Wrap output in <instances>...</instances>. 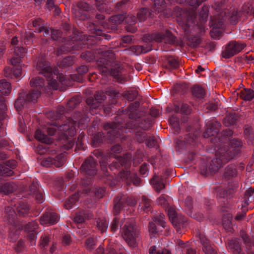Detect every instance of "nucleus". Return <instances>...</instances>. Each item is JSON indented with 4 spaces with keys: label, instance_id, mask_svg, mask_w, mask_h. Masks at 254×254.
<instances>
[{
    "label": "nucleus",
    "instance_id": "obj_46",
    "mask_svg": "<svg viewBox=\"0 0 254 254\" xmlns=\"http://www.w3.org/2000/svg\"><path fill=\"white\" fill-rule=\"evenodd\" d=\"M175 110L177 113H180L182 114H188L190 112V109L189 106L187 104H183L182 105L181 108L178 107H176Z\"/></svg>",
    "mask_w": 254,
    "mask_h": 254
},
{
    "label": "nucleus",
    "instance_id": "obj_49",
    "mask_svg": "<svg viewBox=\"0 0 254 254\" xmlns=\"http://www.w3.org/2000/svg\"><path fill=\"white\" fill-rule=\"evenodd\" d=\"M169 122L172 127L174 128L175 131L178 132L180 131V127L178 119L172 117L170 119Z\"/></svg>",
    "mask_w": 254,
    "mask_h": 254
},
{
    "label": "nucleus",
    "instance_id": "obj_23",
    "mask_svg": "<svg viewBox=\"0 0 254 254\" xmlns=\"http://www.w3.org/2000/svg\"><path fill=\"white\" fill-rule=\"evenodd\" d=\"M151 183L155 190L160 192L162 190L165 188V184L163 182L161 177L158 176H154L151 180Z\"/></svg>",
    "mask_w": 254,
    "mask_h": 254
},
{
    "label": "nucleus",
    "instance_id": "obj_57",
    "mask_svg": "<svg viewBox=\"0 0 254 254\" xmlns=\"http://www.w3.org/2000/svg\"><path fill=\"white\" fill-rule=\"evenodd\" d=\"M49 242V237L47 235H43L41 237L40 246L41 248H45Z\"/></svg>",
    "mask_w": 254,
    "mask_h": 254
},
{
    "label": "nucleus",
    "instance_id": "obj_22",
    "mask_svg": "<svg viewBox=\"0 0 254 254\" xmlns=\"http://www.w3.org/2000/svg\"><path fill=\"white\" fill-rule=\"evenodd\" d=\"M136 139L139 142H142L146 140V145L149 147L154 146L156 143V141L154 137L150 136L147 139L146 134L144 132L141 133V134L137 133L136 134Z\"/></svg>",
    "mask_w": 254,
    "mask_h": 254
},
{
    "label": "nucleus",
    "instance_id": "obj_51",
    "mask_svg": "<svg viewBox=\"0 0 254 254\" xmlns=\"http://www.w3.org/2000/svg\"><path fill=\"white\" fill-rule=\"evenodd\" d=\"M19 120V131L20 132H24L25 130V125L27 123V121L25 119V116L24 117H19L18 119Z\"/></svg>",
    "mask_w": 254,
    "mask_h": 254
},
{
    "label": "nucleus",
    "instance_id": "obj_55",
    "mask_svg": "<svg viewBox=\"0 0 254 254\" xmlns=\"http://www.w3.org/2000/svg\"><path fill=\"white\" fill-rule=\"evenodd\" d=\"M36 151L39 154H43L48 152H50L49 147L47 145H38L37 147Z\"/></svg>",
    "mask_w": 254,
    "mask_h": 254
},
{
    "label": "nucleus",
    "instance_id": "obj_50",
    "mask_svg": "<svg viewBox=\"0 0 254 254\" xmlns=\"http://www.w3.org/2000/svg\"><path fill=\"white\" fill-rule=\"evenodd\" d=\"M96 244L95 239L93 238H89L87 239L85 242L86 249L91 250L95 248Z\"/></svg>",
    "mask_w": 254,
    "mask_h": 254
},
{
    "label": "nucleus",
    "instance_id": "obj_21",
    "mask_svg": "<svg viewBox=\"0 0 254 254\" xmlns=\"http://www.w3.org/2000/svg\"><path fill=\"white\" fill-rule=\"evenodd\" d=\"M38 185L37 182H34L30 187V191L31 194H33L36 199L37 202L42 203L44 200L43 193L39 190Z\"/></svg>",
    "mask_w": 254,
    "mask_h": 254
},
{
    "label": "nucleus",
    "instance_id": "obj_30",
    "mask_svg": "<svg viewBox=\"0 0 254 254\" xmlns=\"http://www.w3.org/2000/svg\"><path fill=\"white\" fill-rule=\"evenodd\" d=\"M20 231L19 226L17 225H12L10 227V232L9 237L10 241L14 242L18 238Z\"/></svg>",
    "mask_w": 254,
    "mask_h": 254
},
{
    "label": "nucleus",
    "instance_id": "obj_8",
    "mask_svg": "<svg viewBox=\"0 0 254 254\" xmlns=\"http://www.w3.org/2000/svg\"><path fill=\"white\" fill-rule=\"evenodd\" d=\"M14 208H12L10 206H7L5 210V217L6 218L7 220L9 222H13L14 220L16 212L15 210L17 213L22 216H24L28 214L29 211V206L26 202L20 201L17 205L15 203L13 204Z\"/></svg>",
    "mask_w": 254,
    "mask_h": 254
},
{
    "label": "nucleus",
    "instance_id": "obj_56",
    "mask_svg": "<svg viewBox=\"0 0 254 254\" xmlns=\"http://www.w3.org/2000/svg\"><path fill=\"white\" fill-rule=\"evenodd\" d=\"M85 181L84 180L82 181L81 183V185H80L81 188L82 189L83 193L86 194L90 192V189L89 188L86 189V185H88L90 184V181L88 180Z\"/></svg>",
    "mask_w": 254,
    "mask_h": 254
},
{
    "label": "nucleus",
    "instance_id": "obj_43",
    "mask_svg": "<svg viewBox=\"0 0 254 254\" xmlns=\"http://www.w3.org/2000/svg\"><path fill=\"white\" fill-rule=\"evenodd\" d=\"M167 211L170 219L172 221V223L175 222L176 219V212L175 209L172 207L168 206L165 208Z\"/></svg>",
    "mask_w": 254,
    "mask_h": 254
},
{
    "label": "nucleus",
    "instance_id": "obj_19",
    "mask_svg": "<svg viewBox=\"0 0 254 254\" xmlns=\"http://www.w3.org/2000/svg\"><path fill=\"white\" fill-rule=\"evenodd\" d=\"M59 220L58 214L54 212H46L40 219V223L42 225H53L56 223Z\"/></svg>",
    "mask_w": 254,
    "mask_h": 254
},
{
    "label": "nucleus",
    "instance_id": "obj_64",
    "mask_svg": "<svg viewBox=\"0 0 254 254\" xmlns=\"http://www.w3.org/2000/svg\"><path fill=\"white\" fill-rule=\"evenodd\" d=\"M51 32L52 38L54 40H58L59 38L61 37V34L58 30H53Z\"/></svg>",
    "mask_w": 254,
    "mask_h": 254
},
{
    "label": "nucleus",
    "instance_id": "obj_33",
    "mask_svg": "<svg viewBox=\"0 0 254 254\" xmlns=\"http://www.w3.org/2000/svg\"><path fill=\"white\" fill-rule=\"evenodd\" d=\"M151 202L146 196H142L141 202L140 203L139 206L141 209L145 212H148L150 210Z\"/></svg>",
    "mask_w": 254,
    "mask_h": 254
},
{
    "label": "nucleus",
    "instance_id": "obj_42",
    "mask_svg": "<svg viewBox=\"0 0 254 254\" xmlns=\"http://www.w3.org/2000/svg\"><path fill=\"white\" fill-rule=\"evenodd\" d=\"M123 95L124 97L128 100L132 101L136 98L137 92L133 90L127 91L124 93Z\"/></svg>",
    "mask_w": 254,
    "mask_h": 254
},
{
    "label": "nucleus",
    "instance_id": "obj_18",
    "mask_svg": "<svg viewBox=\"0 0 254 254\" xmlns=\"http://www.w3.org/2000/svg\"><path fill=\"white\" fill-rule=\"evenodd\" d=\"M130 159V156L128 154L126 155L123 157L118 156L115 157L114 160L112 161V164L109 165V168L111 170H114L113 167L117 169L120 168V166H125L126 168L127 166L129 165Z\"/></svg>",
    "mask_w": 254,
    "mask_h": 254
},
{
    "label": "nucleus",
    "instance_id": "obj_58",
    "mask_svg": "<svg viewBox=\"0 0 254 254\" xmlns=\"http://www.w3.org/2000/svg\"><path fill=\"white\" fill-rule=\"evenodd\" d=\"M53 163H54L53 159L52 157H48L47 158L43 159L41 161V164L43 166L49 167L50 165L53 164Z\"/></svg>",
    "mask_w": 254,
    "mask_h": 254
},
{
    "label": "nucleus",
    "instance_id": "obj_13",
    "mask_svg": "<svg viewBox=\"0 0 254 254\" xmlns=\"http://www.w3.org/2000/svg\"><path fill=\"white\" fill-rule=\"evenodd\" d=\"M220 127V124L217 122L208 121L206 123V129L203 133V136L205 138H207L211 136H216L215 140H217L218 137V140L220 142L222 141L223 138L219 137L218 132Z\"/></svg>",
    "mask_w": 254,
    "mask_h": 254
},
{
    "label": "nucleus",
    "instance_id": "obj_9",
    "mask_svg": "<svg viewBox=\"0 0 254 254\" xmlns=\"http://www.w3.org/2000/svg\"><path fill=\"white\" fill-rule=\"evenodd\" d=\"M94 38V36H85L82 37L81 35L79 36H77L74 39H71V41L69 42V43L65 44L64 46L61 47L58 50V53L59 54L63 53H67L74 51L75 50H79V49L82 48L83 46L82 45L81 42H78V41H81L82 44H85V41L86 40L87 44H91L92 43L89 42V41Z\"/></svg>",
    "mask_w": 254,
    "mask_h": 254
},
{
    "label": "nucleus",
    "instance_id": "obj_36",
    "mask_svg": "<svg viewBox=\"0 0 254 254\" xmlns=\"http://www.w3.org/2000/svg\"><path fill=\"white\" fill-rule=\"evenodd\" d=\"M125 198L122 197L117 196L115 198V204L114 211L115 214H117L123 208V202Z\"/></svg>",
    "mask_w": 254,
    "mask_h": 254
},
{
    "label": "nucleus",
    "instance_id": "obj_28",
    "mask_svg": "<svg viewBox=\"0 0 254 254\" xmlns=\"http://www.w3.org/2000/svg\"><path fill=\"white\" fill-rule=\"evenodd\" d=\"M240 97L246 101L251 100L254 97V92L250 89H244L239 93Z\"/></svg>",
    "mask_w": 254,
    "mask_h": 254
},
{
    "label": "nucleus",
    "instance_id": "obj_1",
    "mask_svg": "<svg viewBox=\"0 0 254 254\" xmlns=\"http://www.w3.org/2000/svg\"><path fill=\"white\" fill-rule=\"evenodd\" d=\"M64 112V107H59L58 112H49L47 117L51 121L49 126L47 127V130L49 135H55L58 139H63V151L65 152L72 147L74 144V139L73 137L76 132V122H78V127L83 129L87 126L88 118L81 117V114L78 113L77 116L80 118H74V120L67 119L66 123H63L64 116H62Z\"/></svg>",
    "mask_w": 254,
    "mask_h": 254
},
{
    "label": "nucleus",
    "instance_id": "obj_61",
    "mask_svg": "<svg viewBox=\"0 0 254 254\" xmlns=\"http://www.w3.org/2000/svg\"><path fill=\"white\" fill-rule=\"evenodd\" d=\"M148 168L146 164L142 165L140 168V172L143 177H145L148 174Z\"/></svg>",
    "mask_w": 254,
    "mask_h": 254
},
{
    "label": "nucleus",
    "instance_id": "obj_54",
    "mask_svg": "<svg viewBox=\"0 0 254 254\" xmlns=\"http://www.w3.org/2000/svg\"><path fill=\"white\" fill-rule=\"evenodd\" d=\"M77 7L81 10L85 11H89L90 9L89 5L84 1H80L77 4Z\"/></svg>",
    "mask_w": 254,
    "mask_h": 254
},
{
    "label": "nucleus",
    "instance_id": "obj_5",
    "mask_svg": "<svg viewBox=\"0 0 254 254\" xmlns=\"http://www.w3.org/2000/svg\"><path fill=\"white\" fill-rule=\"evenodd\" d=\"M30 84L31 89L28 94L25 98L21 93L19 97L15 102V108L18 111H21L22 109L27 107L28 102H35L40 96L42 91L47 89L44 88V79L39 76L32 78Z\"/></svg>",
    "mask_w": 254,
    "mask_h": 254
},
{
    "label": "nucleus",
    "instance_id": "obj_24",
    "mask_svg": "<svg viewBox=\"0 0 254 254\" xmlns=\"http://www.w3.org/2000/svg\"><path fill=\"white\" fill-rule=\"evenodd\" d=\"M35 138L41 142L47 144H50L52 142V139L51 138L47 136L40 129H38L36 130L35 133Z\"/></svg>",
    "mask_w": 254,
    "mask_h": 254
},
{
    "label": "nucleus",
    "instance_id": "obj_29",
    "mask_svg": "<svg viewBox=\"0 0 254 254\" xmlns=\"http://www.w3.org/2000/svg\"><path fill=\"white\" fill-rule=\"evenodd\" d=\"M208 16V7L206 5L203 6L202 10L199 12V19L200 22V28L204 30L202 24L206 22Z\"/></svg>",
    "mask_w": 254,
    "mask_h": 254
},
{
    "label": "nucleus",
    "instance_id": "obj_37",
    "mask_svg": "<svg viewBox=\"0 0 254 254\" xmlns=\"http://www.w3.org/2000/svg\"><path fill=\"white\" fill-rule=\"evenodd\" d=\"M150 15L149 10L146 8L140 9L137 14V18L140 21L145 20Z\"/></svg>",
    "mask_w": 254,
    "mask_h": 254
},
{
    "label": "nucleus",
    "instance_id": "obj_45",
    "mask_svg": "<svg viewBox=\"0 0 254 254\" xmlns=\"http://www.w3.org/2000/svg\"><path fill=\"white\" fill-rule=\"evenodd\" d=\"M74 63L73 59L71 57H68L64 58L59 65L62 67H65L72 65Z\"/></svg>",
    "mask_w": 254,
    "mask_h": 254
},
{
    "label": "nucleus",
    "instance_id": "obj_4",
    "mask_svg": "<svg viewBox=\"0 0 254 254\" xmlns=\"http://www.w3.org/2000/svg\"><path fill=\"white\" fill-rule=\"evenodd\" d=\"M114 57V54L111 50L102 51L101 57L97 61L99 70L103 75H111L119 82L123 83L128 80V78L124 75V68L118 64H115L110 69L108 67Z\"/></svg>",
    "mask_w": 254,
    "mask_h": 254
},
{
    "label": "nucleus",
    "instance_id": "obj_27",
    "mask_svg": "<svg viewBox=\"0 0 254 254\" xmlns=\"http://www.w3.org/2000/svg\"><path fill=\"white\" fill-rule=\"evenodd\" d=\"M124 18V16L122 15H116L112 16L108 19V22L110 24L108 28H114L117 25L122 22Z\"/></svg>",
    "mask_w": 254,
    "mask_h": 254
},
{
    "label": "nucleus",
    "instance_id": "obj_40",
    "mask_svg": "<svg viewBox=\"0 0 254 254\" xmlns=\"http://www.w3.org/2000/svg\"><path fill=\"white\" fill-rule=\"evenodd\" d=\"M13 174V171L8 168L5 165H0V176H11Z\"/></svg>",
    "mask_w": 254,
    "mask_h": 254
},
{
    "label": "nucleus",
    "instance_id": "obj_16",
    "mask_svg": "<svg viewBox=\"0 0 254 254\" xmlns=\"http://www.w3.org/2000/svg\"><path fill=\"white\" fill-rule=\"evenodd\" d=\"M105 98L103 92L98 91L96 93L94 98L93 97L87 98L86 103L91 109H96L101 106L102 102Z\"/></svg>",
    "mask_w": 254,
    "mask_h": 254
},
{
    "label": "nucleus",
    "instance_id": "obj_62",
    "mask_svg": "<svg viewBox=\"0 0 254 254\" xmlns=\"http://www.w3.org/2000/svg\"><path fill=\"white\" fill-rule=\"evenodd\" d=\"M103 135V133L99 132L96 134L93 137L94 142L100 143L103 141V139L102 138V136Z\"/></svg>",
    "mask_w": 254,
    "mask_h": 254
},
{
    "label": "nucleus",
    "instance_id": "obj_32",
    "mask_svg": "<svg viewBox=\"0 0 254 254\" xmlns=\"http://www.w3.org/2000/svg\"><path fill=\"white\" fill-rule=\"evenodd\" d=\"M78 194H74L70 196L64 202V206L66 209H71L78 199Z\"/></svg>",
    "mask_w": 254,
    "mask_h": 254
},
{
    "label": "nucleus",
    "instance_id": "obj_48",
    "mask_svg": "<svg viewBox=\"0 0 254 254\" xmlns=\"http://www.w3.org/2000/svg\"><path fill=\"white\" fill-rule=\"evenodd\" d=\"M85 219H86V217L85 216L84 213L80 212L76 214L74 217V221L77 223H81L84 221Z\"/></svg>",
    "mask_w": 254,
    "mask_h": 254
},
{
    "label": "nucleus",
    "instance_id": "obj_20",
    "mask_svg": "<svg viewBox=\"0 0 254 254\" xmlns=\"http://www.w3.org/2000/svg\"><path fill=\"white\" fill-rule=\"evenodd\" d=\"M200 242L203 246V251L206 254H217L216 251L213 248L208 240L204 235H200Z\"/></svg>",
    "mask_w": 254,
    "mask_h": 254
},
{
    "label": "nucleus",
    "instance_id": "obj_53",
    "mask_svg": "<svg viewBox=\"0 0 254 254\" xmlns=\"http://www.w3.org/2000/svg\"><path fill=\"white\" fill-rule=\"evenodd\" d=\"M148 229L151 237H154L158 233L156 225L153 222L149 223Z\"/></svg>",
    "mask_w": 254,
    "mask_h": 254
},
{
    "label": "nucleus",
    "instance_id": "obj_10",
    "mask_svg": "<svg viewBox=\"0 0 254 254\" xmlns=\"http://www.w3.org/2000/svg\"><path fill=\"white\" fill-rule=\"evenodd\" d=\"M144 40L154 41L156 42H164L165 43L172 44L175 41V37L169 31H166L163 34L155 33L152 34L146 35L144 37Z\"/></svg>",
    "mask_w": 254,
    "mask_h": 254
},
{
    "label": "nucleus",
    "instance_id": "obj_25",
    "mask_svg": "<svg viewBox=\"0 0 254 254\" xmlns=\"http://www.w3.org/2000/svg\"><path fill=\"white\" fill-rule=\"evenodd\" d=\"M11 84L5 79L0 80V93L4 95H8L11 91Z\"/></svg>",
    "mask_w": 254,
    "mask_h": 254
},
{
    "label": "nucleus",
    "instance_id": "obj_12",
    "mask_svg": "<svg viewBox=\"0 0 254 254\" xmlns=\"http://www.w3.org/2000/svg\"><path fill=\"white\" fill-rule=\"evenodd\" d=\"M211 30L210 35L213 39H218L221 36L224 30L223 22L218 17H211L210 21Z\"/></svg>",
    "mask_w": 254,
    "mask_h": 254
},
{
    "label": "nucleus",
    "instance_id": "obj_31",
    "mask_svg": "<svg viewBox=\"0 0 254 254\" xmlns=\"http://www.w3.org/2000/svg\"><path fill=\"white\" fill-rule=\"evenodd\" d=\"M237 171L233 165L228 166L225 170L224 176L225 178L230 179L236 176Z\"/></svg>",
    "mask_w": 254,
    "mask_h": 254
},
{
    "label": "nucleus",
    "instance_id": "obj_60",
    "mask_svg": "<svg viewBox=\"0 0 254 254\" xmlns=\"http://www.w3.org/2000/svg\"><path fill=\"white\" fill-rule=\"evenodd\" d=\"M119 220L117 217L113 220L111 226L112 231L115 232L118 229Z\"/></svg>",
    "mask_w": 254,
    "mask_h": 254
},
{
    "label": "nucleus",
    "instance_id": "obj_35",
    "mask_svg": "<svg viewBox=\"0 0 254 254\" xmlns=\"http://www.w3.org/2000/svg\"><path fill=\"white\" fill-rule=\"evenodd\" d=\"M108 226V222L105 218H100L97 221V227L102 233L106 231Z\"/></svg>",
    "mask_w": 254,
    "mask_h": 254
},
{
    "label": "nucleus",
    "instance_id": "obj_17",
    "mask_svg": "<svg viewBox=\"0 0 254 254\" xmlns=\"http://www.w3.org/2000/svg\"><path fill=\"white\" fill-rule=\"evenodd\" d=\"M104 127L108 131L107 137L109 139H112L114 137L124 138V136H122L121 134V132L123 133V129L118 128L115 123L106 124Z\"/></svg>",
    "mask_w": 254,
    "mask_h": 254
},
{
    "label": "nucleus",
    "instance_id": "obj_44",
    "mask_svg": "<svg viewBox=\"0 0 254 254\" xmlns=\"http://www.w3.org/2000/svg\"><path fill=\"white\" fill-rule=\"evenodd\" d=\"M169 197L165 195H161L157 200V202L158 204L163 206L164 208H167L168 206Z\"/></svg>",
    "mask_w": 254,
    "mask_h": 254
},
{
    "label": "nucleus",
    "instance_id": "obj_34",
    "mask_svg": "<svg viewBox=\"0 0 254 254\" xmlns=\"http://www.w3.org/2000/svg\"><path fill=\"white\" fill-rule=\"evenodd\" d=\"M193 96L197 98H203L205 95L204 90L200 86L194 85L192 88Z\"/></svg>",
    "mask_w": 254,
    "mask_h": 254
},
{
    "label": "nucleus",
    "instance_id": "obj_39",
    "mask_svg": "<svg viewBox=\"0 0 254 254\" xmlns=\"http://www.w3.org/2000/svg\"><path fill=\"white\" fill-rule=\"evenodd\" d=\"M53 165L57 167H60L63 165L65 161V155L63 153H60L53 159Z\"/></svg>",
    "mask_w": 254,
    "mask_h": 254
},
{
    "label": "nucleus",
    "instance_id": "obj_14",
    "mask_svg": "<svg viewBox=\"0 0 254 254\" xmlns=\"http://www.w3.org/2000/svg\"><path fill=\"white\" fill-rule=\"evenodd\" d=\"M97 163L93 157H90L82 164L80 171L84 175L92 176L96 174Z\"/></svg>",
    "mask_w": 254,
    "mask_h": 254
},
{
    "label": "nucleus",
    "instance_id": "obj_2",
    "mask_svg": "<svg viewBox=\"0 0 254 254\" xmlns=\"http://www.w3.org/2000/svg\"><path fill=\"white\" fill-rule=\"evenodd\" d=\"M50 63L47 62L44 58L38 60L36 68L39 73L44 74L48 82V88L57 90L59 87V82L62 84L69 86L71 85L70 80L81 82L83 80L82 74L88 71V68L85 65H82L77 68L78 74L70 75V79L63 74H60L56 67L53 68Z\"/></svg>",
    "mask_w": 254,
    "mask_h": 254
},
{
    "label": "nucleus",
    "instance_id": "obj_41",
    "mask_svg": "<svg viewBox=\"0 0 254 254\" xmlns=\"http://www.w3.org/2000/svg\"><path fill=\"white\" fill-rule=\"evenodd\" d=\"M22 40L25 45H30L33 41V33L30 31H27L25 35L22 37Z\"/></svg>",
    "mask_w": 254,
    "mask_h": 254
},
{
    "label": "nucleus",
    "instance_id": "obj_47",
    "mask_svg": "<svg viewBox=\"0 0 254 254\" xmlns=\"http://www.w3.org/2000/svg\"><path fill=\"white\" fill-rule=\"evenodd\" d=\"M165 215L163 214H160L154 218V221L163 228L165 227V222L164 219Z\"/></svg>",
    "mask_w": 254,
    "mask_h": 254
},
{
    "label": "nucleus",
    "instance_id": "obj_7",
    "mask_svg": "<svg viewBox=\"0 0 254 254\" xmlns=\"http://www.w3.org/2000/svg\"><path fill=\"white\" fill-rule=\"evenodd\" d=\"M125 220L127 222L122 229L123 237L129 247L134 248L137 246L138 232L136 225L133 224L132 220L130 222L129 220Z\"/></svg>",
    "mask_w": 254,
    "mask_h": 254
},
{
    "label": "nucleus",
    "instance_id": "obj_3",
    "mask_svg": "<svg viewBox=\"0 0 254 254\" xmlns=\"http://www.w3.org/2000/svg\"><path fill=\"white\" fill-rule=\"evenodd\" d=\"M225 140L229 142H224L218 146L216 150V158L212 160L209 167L211 174L215 173L222 165L233 158L239 152L241 146L240 140L230 139L228 137H224Z\"/></svg>",
    "mask_w": 254,
    "mask_h": 254
},
{
    "label": "nucleus",
    "instance_id": "obj_15",
    "mask_svg": "<svg viewBox=\"0 0 254 254\" xmlns=\"http://www.w3.org/2000/svg\"><path fill=\"white\" fill-rule=\"evenodd\" d=\"M38 227V223L35 221L29 222L24 227V231L27 234L31 245L35 244V240L37 238L35 230Z\"/></svg>",
    "mask_w": 254,
    "mask_h": 254
},
{
    "label": "nucleus",
    "instance_id": "obj_11",
    "mask_svg": "<svg viewBox=\"0 0 254 254\" xmlns=\"http://www.w3.org/2000/svg\"><path fill=\"white\" fill-rule=\"evenodd\" d=\"M245 47L244 44L231 41L226 45L222 56L226 59L230 58L240 52Z\"/></svg>",
    "mask_w": 254,
    "mask_h": 254
},
{
    "label": "nucleus",
    "instance_id": "obj_63",
    "mask_svg": "<svg viewBox=\"0 0 254 254\" xmlns=\"http://www.w3.org/2000/svg\"><path fill=\"white\" fill-rule=\"evenodd\" d=\"M169 64L172 69L176 68L179 66V63L175 59H170L169 60Z\"/></svg>",
    "mask_w": 254,
    "mask_h": 254
},
{
    "label": "nucleus",
    "instance_id": "obj_59",
    "mask_svg": "<svg viewBox=\"0 0 254 254\" xmlns=\"http://www.w3.org/2000/svg\"><path fill=\"white\" fill-rule=\"evenodd\" d=\"M105 192V191L104 189L101 188H96L94 191L95 195L98 198L102 197L104 196Z\"/></svg>",
    "mask_w": 254,
    "mask_h": 254
},
{
    "label": "nucleus",
    "instance_id": "obj_26",
    "mask_svg": "<svg viewBox=\"0 0 254 254\" xmlns=\"http://www.w3.org/2000/svg\"><path fill=\"white\" fill-rule=\"evenodd\" d=\"M33 26L35 27H37V30L39 32H43L44 36H47L49 34V30L47 27H44L43 22L41 19L38 18L35 19L33 22ZM37 30V29H36Z\"/></svg>",
    "mask_w": 254,
    "mask_h": 254
},
{
    "label": "nucleus",
    "instance_id": "obj_38",
    "mask_svg": "<svg viewBox=\"0 0 254 254\" xmlns=\"http://www.w3.org/2000/svg\"><path fill=\"white\" fill-rule=\"evenodd\" d=\"M165 2L164 0H154V11L158 13L164 12L165 7Z\"/></svg>",
    "mask_w": 254,
    "mask_h": 254
},
{
    "label": "nucleus",
    "instance_id": "obj_6",
    "mask_svg": "<svg viewBox=\"0 0 254 254\" xmlns=\"http://www.w3.org/2000/svg\"><path fill=\"white\" fill-rule=\"evenodd\" d=\"M12 50L13 54L10 59V63L13 66V69L9 67H6L4 69V73L7 77L19 78L22 75L21 58L24 56L26 50L22 47H19L14 48Z\"/></svg>",
    "mask_w": 254,
    "mask_h": 254
},
{
    "label": "nucleus",
    "instance_id": "obj_52",
    "mask_svg": "<svg viewBox=\"0 0 254 254\" xmlns=\"http://www.w3.org/2000/svg\"><path fill=\"white\" fill-rule=\"evenodd\" d=\"M80 102L79 99L77 97L71 98L67 103V106L69 108H75Z\"/></svg>",
    "mask_w": 254,
    "mask_h": 254
}]
</instances>
